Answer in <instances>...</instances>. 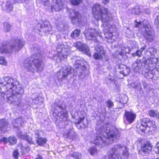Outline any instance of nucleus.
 I'll list each match as a JSON object with an SVG mask.
<instances>
[{
	"label": "nucleus",
	"mask_w": 159,
	"mask_h": 159,
	"mask_svg": "<svg viewBox=\"0 0 159 159\" xmlns=\"http://www.w3.org/2000/svg\"><path fill=\"white\" fill-rule=\"evenodd\" d=\"M92 12L96 20V25H98V20H101L103 28V35L101 32L96 29L90 28L85 30L84 32L86 39L89 40L94 41L98 43V37L101 38L104 37L110 40L108 42L112 43L115 41V37L112 33V18L111 14L108 11L107 8L102 7L98 4L94 5L92 8Z\"/></svg>",
	"instance_id": "obj_1"
},
{
	"label": "nucleus",
	"mask_w": 159,
	"mask_h": 159,
	"mask_svg": "<svg viewBox=\"0 0 159 159\" xmlns=\"http://www.w3.org/2000/svg\"><path fill=\"white\" fill-rule=\"evenodd\" d=\"M16 81L9 77L0 79V94L4 98L6 95L7 101L18 106L20 105V98L24 93L23 89L16 85Z\"/></svg>",
	"instance_id": "obj_2"
},
{
	"label": "nucleus",
	"mask_w": 159,
	"mask_h": 159,
	"mask_svg": "<svg viewBox=\"0 0 159 159\" xmlns=\"http://www.w3.org/2000/svg\"><path fill=\"white\" fill-rule=\"evenodd\" d=\"M103 120L99 118L97 123V134L95 138H92L93 143L102 147L109 143H112L114 140L118 139L120 136L116 135V133L111 129L103 124Z\"/></svg>",
	"instance_id": "obj_3"
},
{
	"label": "nucleus",
	"mask_w": 159,
	"mask_h": 159,
	"mask_svg": "<svg viewBox=\"0 0 159 159\" xmlns=\"http://www.w3.org/2000/svg\"><path fill=\"white\" fill-rule=\"evenodd\" d=\"M42 56L39 53H34L30 58L25 60L23 62V66L25 70L33 72L35 66L37 71L41 72L43 70L44 65L42 60Z\"/></svg>",
	"instance_id": "obj_4"
},
{
	"label": "nucleus",
	"mask_w": 159,
	"mask_h": 159,
	"mask_svg": "<svg viewBox=\"0 0 159 159\" xmlns=\"http://www.w3.org/2000/svg\"><path fill=\"white\" fill-rule=\"evenodd\" d=\"M120 153L124 158L127 159L129 155V149L127 147L119 144L116 145L111 148L108 156H103L101 159H122L119 154Z\"/></svg>",
	"instance_id": "obj_5"
},
{
	"label": "nucleus",
	"mask_w": 159,
	"mask_h": 159,
	"mask_svg": "<svg viewBox=\"0 0 159 159\" xmlns=\"http://www.w3.org/2000/svg\"><path fill=\"white\" fill-rule=\"evenodd\" d=\"M143 25V28L140 30L142 31L144 37L146 40L149 42H151L154 40L155 38V34L149 24L148 22L145 20L142 22H137L135 26L136 27H140L142 28Z\"/></svg>",
	"instance_id": "obj_6"
},
{
	"label": "nucleus",
	"mask_w": 159,
	"mask_h": 159,
	"mask_svg": "<svg viewBox=\"0 0 159 159\" xmlns=\"http://www.w3.org/2000/svg\"><path fill=\"white\" fill-rule=\"evenodd\" d=\"M24 45L23 40L21 39L17 38L13 41L10 46L3 44L0 46V53H10L12 51H19Z\"/></svg>",
	"instance_id": "obj_7"
},
{
	"label": "nucleus",
	"mask_w": 159,
	"mask_h": 159,
	"mask_svg": "<svg viewBox=\"0 0 159 159\" xmlns=\"http://www.w3.org/2000/svg\"><path fill=\"white\" fill-rule=\"evenodd\" d=\"M70 50V46L59 43L57 48L56 54L52 57L53 59L57 62H60L67 58Z\"/></svg>",
	"instance_id": "obj_8"
},
{
	"label": "nucleus",
	"mask_w": 159,
	"mask_h": 159,
	"mask_svg": "<svg viewBox=\"0 0 159 159\" xmlns=\"http://www.w3.org/2000/svg\"><path fill=\"white\" fill-rule=\"evenodd\" d=\"M95 50L97 52H95L93 55V57L94 59L100 60L102 59L104 63V64L106 65L108 63V57L105 55V52L103 47L98 44L95 48Z\"/></svg>",
	"instance_id": "obj_9"
},
{
	"label": "nucleus",
	"mask_w": 159,
	"mask_h": 159,
	"mask_svg": "<svg viewBox=\"0 0 159 159\" xmlns=\"http://www.w3.org/2000/svg\"><path fill=\"white\" fill-rule=\"evenodd\" d=\"M71 67L68 66H63L62 69L57 72L56 74V76L59 80L62 81L67 77V76L71 73Z\"/></svg>",
	"instance_id": "obj_10"
},
{
	"label": "nucleus",
	"mask_w": 159,
	"mask_h": 159,
	"mask_svg": "<svg viewBox=\"0 0 159 159\" xmlns=\"http://www.w3.org/2000/svg\"><path fill=\"white\" fill-rule=\"evenodd\" d=\"M70 13L69 17L73 23L82 21L81 16L77 10L73 9H69L68 11Z\"/></svg>",
	"instance_id": "obj_11"
},
{
	"label": "nucleus",
	"mask_w": 159,
	"mask_h": 159,
	"mask_svg": "<svg viewBox=\"0 0 159 159\" xmlns=\"http://www.w3.org/2000/svg\"><path fill=\"white\" fill-rule=\"evenodd\" d=\"M146 61V59L145 58H143L141 60L139 59H137L135 62H134L132 65V68L134 70L135 72H138L140 69H141L145 65L146 66L148 65H148L147 62L146 63L145 61ZM148 70H152L154 69L155 68L152 69V70H150V68L148 67Z\"/></svg>",
	"instance_id": "obj_12"
},
{
	"label": "nucleus",
	"mask_w": 159,
	"mask_h": 159,
	"mask_svg": "<svg viewBox=\"0 0 159 159\" xmlns=\"http://www.w3.org/2000/svg\"><path fill=\"white\" fill-rule=\"evenodd\" d=\"M55 106L61 110V111L59 112L58 114V116L62 119L61 121L65 122L67 121L68 116L66 111L58 103H55Z\"/></svg>",
	"instance_id": "obj_13"
},
{
	"label": "nucleus",
	"mask_w": 159,
	"mask_h": 159,
	"mask_svg": "<svg viewBox=\"0 0 159 159\" xmlns=\"http://www.w3.org/2000/svg\"><path fill=\"white\" fill-rule=\"evenodd\" d=\"M74 45L77 48L83 52L88 56H90V53L89 51V48L86 44H83L80 42H78L74 43Z\"/></svg>",
	"instance_id": "obj_14"
},
{
	"label": "nucleus",
	"mask_w": 159,
	"mask_h": 159,
	"mask_svg": "<svg viewBox=\"0 0 159 159\" xmlns=\"http://www.w3.org/2000/svg\"><path fill=\"white\" fill-rule=\"evenodd\" d=\"M52 2L51 9L53 11H59L61 10L63 7V3L61 0H52Z\"/></svg>",
	"instance_id": "obj_15"
},
{
	"label": "nucleus",
	"mask_w": 159,
	"mask_h": 159,
	"mask_svg": "<svg viewBox=\"0 0 159 159\" xmlns=\"http://www.w3.org/2000/svg\"><path fill=\"white\" fill-rule=\"evenodd\" d=\"M152 144L149 142L144 143L141 146V151L145 154H148L152 150Z\"/></svg>",
	"instance_id": "obj_16"
},
{
	"label": "nucleus",
	"mask_w": 159,
	"mask_h": 159,
	"mask_svg": "<svg viewBox=\"0 0 159 159\" xmlns=\"http://www.w3.org/2000/svg\"><path fill=\"white\" fill-rule=\"evenodd\" d=\"M125 116L127 120L130 124L135 120L136 115L132 112L126 111L125 112Z\"/></svg>",
	"instance_id": "obj_17"
},
{
	"label": "nucleus",
	"mask_w": 159,
	"mask_h": 159,
	"mask_svg": "<svg viewBox=\"0 0 159 159\" xmlns=\"http://www.w3.org/2000/svg\"><path fill=\"white\" fill-rule=\"evenodd\" d=\"M17 136L20 139L26 140L29 143H33L32 138L28 136L24 133H22L20 129L18 130L17 132Z\"/></svg>",
	"instance_id": "obj_18"
},
{
	"label": "nucleus",
	"mask_w": 159,
	"mask_h": 159,
	"mask_svg": "<svg viewBox=\"0 0 159 159\" xmlns=\"http://www.w3.org/2000/svg\"><path fill=\"white\" fill-rule=\"evenodd\" d=\"M73 59L75 60L74 66L76 69L80 68L82 70H84L85 68L84 65L83 63V61L80 60L79 57H74Z\"/></svg>",
	"instance_id": "obj_19"
},
{
	"label": "nucleus",
	"mask_w": 159,
	"mask_h": 159,
	"mask_svg": "<svg viewBox=\"0 0 159 159\" xmlns=\"http://www.w3.org/2000/svg\"><path fill=\"white\" fill-rule=\"evenodd\" d=\"M39 132L37 131L35 132V137L38 139L36 140L37 143L39 146H42L45 144L47 142L46 139L43 138H39Z\"/></svg>",
	"instance_id": "obj_20"
},
{
	"label": "nucleus",
	"mask_w": 159,
	"mask_h": 159,
	"mask_svg": "<svg viewBox=\"0 0 159 159\" xmlns=\"http://www.w3.org/2000/svg\"><path fill=\"white\" fill-rule=\"evenodd\" d=\"M2 140L4 143H9L10 145H13L16 144L17 142L16 138L13 136H11L8 138L4 137L2 139Z\"/></svg>",
	"instance_id": "obj_21"
},
{
	"label": "nucleus",
	"mask_w": 159,
	"mask_h": 159,
	"mask_svg": "<svg viewBox=\"0 0 159 159\" xmlns=\"http://www.w3.org/2000/svg\"><path fill=\"white\" fill-rule=\"evenodd\" d=\"M2 9L7 12H9L13 9V5L10 1L7 0L5 4L2 5Z\"/></svg>",
	"instance_id": "obj_22"
},
{
	"label": "nucleus",
	"mask_w": 159,
	"mask_h": 159,
	"mask_svg": "<svg viewBox=\"0 0 159 159\" xmlns=\"http://www.w3.org/2000/svg\"><path fill=\"white\" fill-rule=\"evenodd\" d=\"M119 68L120 70V72L124 75H126L128 74L130 71L129 68L126 65L121 64L119 66Z\"/></svg>",
	"instance_id": "obj_23"
},
{
	"label": "nucleus",
	"mask_w": 159,
	"mask_h": 159,
	"mask_svg": "<svg viewBox=\"0 0 159 159\" xmlns=\"http://www.w3.org/2000/svg\"><path fill=\"white\" fill-rule=\"evenodd\" d=\"M129 51V49L128 47H121L120 51H117L116 53H114V56L117 57L120 55L123 56L126 53L128 52Z\"/></svg>",
	"instance_id": "obj_24"
},
{
	"label": "nucleus",
	"mask_w": 159,
	"mask_h": 159,
	"mask_svg": "<svg viewBox=\"0 0 159 159\" xmlns=\"http://www.w3.org/2000/svg\"><path fill=\"white\" fill-rule=\"evenodd\" d=\"M131 12L134 15H139L143 11L141 6L137 5L134 7L131 10Z\"/></svg>",
	"instance_id": "obj_25"
},
{
	"label": "nucleus",
	"mask_w": 159,
	"mask_h": 159,
	"mask_svg": "<svg viewBox=\"0 0 159 159\" xmlns=\"http://www.w3.org/2000/svg\"><path fill=\"white\" fill-rule=\"evenodd\" d=\"M146 124L147 128L148 127L149 129V131H152L155 130L156 128V126L155 125V122L152 120L147 121L146 119Z\"/></svg>",
	"instance_id": "obj_26"
},
{
	"label": "nucleus",
	"mask_w": 159,
	"mask_h": 159,
	"mask_svg": "<svg viewBox=\"0 0 159 159\" xmlns=\"http://www.w3.org/2000/svg\"><path fill=\"white\" fill-rule=\"evenodd\" d=\"M7 122L5 119L0 120V131L5 132L7 130Z\"/></svg>",
	"instance_id": "obj_27"
},
{
	"label": "nucleus",
	"mask_w": 159,
	"mask_h": 159,
	"mask_svg": "<svg viewBox=\"0 0 159 159\" xmlns=\"http://www.w3.org/2000/svg\"><path fill=\"white\" fill-rule=\"evenodd\" d=\"M146 121V119H144L143 120L140 124H138L137 126V128L139 130L141 131L142 132H144L146 129L147 128Z\"/></svg>",
	"instance_id": "obj_28"
},
{
	"label": "nucleus",
	"mask_w": 159,
	"mask_h": 159,
	"mask_svg": "<svg viewBox=\"0 0 159 159\" xmlns=\"http://www.w3.org/2000/svg\"><path fill=\"white\" fill-rule=\"evenodd\" d=\"M23 122V120L22 118L19 117L14 120L13 122V126L16 128L17 127L21 125Z\"/></svg>",
	"instance_id": "obj_29"
},
{
	"label": "nucleus",
	"mask_w": 159,
	"mask_h": 159,
	"mask_svg": "<svg viewBox=\"0 0 159 159\" xmlns=\"http://www.w3.org/2000/svg\"><path fill=\"white\" fill-rule=\"evenodd\" d=\"M44 23V27L42 29V31L44 32L51 31L52 27L49 23L47 22H45Z\"/></svg>",
	"instance_id": "obj_30"
},
{
	"label": "nucleus",
	"mask_w": 159,
	"mask_h": 159,
	"mask_svg": "<svg viewBox=\"0 0 159 159\" xmlns=\"http://www.w3.org/2000/svg\"><path fill=\"white\" fill-rule=\"evenodd\" d=\"M66 137L70 138L72 139L75 138L77 135V134L75 133L73 129H70L67 133Z\"/></svg>",
	"instance_id": "obj_31"
},
{
	"label": "nucleus",
	"mask_w": 159,
	"mask_h": 159,
	"mask_svg": "<svg viewBox=\"0 0 159 159\" xmlns=\"http://www.w3.org/2000/svg\"><path fill=\"white\" fill-rule=\"evenodd\" d=\"M149 115L151 116L155 117L157 118H159V113L157 111H154L153 110H151L148 111Z\"/></svg>",
	"instance_id": "obj_32"
},
{
	"label": "nucleus",
	"mask_w": 159,
	"mask_h": 159,
	"mask_svg": "<svg viewBox=\"0 0 159 159\" xmlns=\"http://www.w3.org/2000/svg\"><path fill=\"white\" fill-rule=\"evenodd\" d=\"M30 149V147L27 145H25L24 146H22L21 148V152L22 154L23 155L26 154Z\"/></svg>",
	"instance_id": "obj_33"
},
{
	"label": "nucleus",
	"mask_w": 159,
	"mask_h": 159,
	"mask_svg": "<svg viewBox=\"0 0 159 159\" xmlns=\"http://www.w3.org/2000/svg\"><path fill=\"white\" fill-rule=\"evenodd\" d=\"M80 30L78 29H76L71 34V37L73 39H75L76 37L80 35Z\"/></svg>",
	"instance_id": "obj_34"
},
{
	"label": "nucleus",
	"mask_w": 159,
	"mask_h": 159,
	"mask_svg": "<svg viewBox=\"0 0 159 159\" xmlns=\"http://www.w3.org/2000/svg\"><path fill=\"white\" fill-rule=\"evenodd\" d=\"M88 151L91 155H93L97 153L98 151L95 147H90Z\"/></svg>",
	"instance_id": "obj_35"
},
{
	"label": "nucleus",
	"mask_w": 159,
	"mask_h": 159,
	"mask_svg": "<svg viewBox=\"0 0 159 159\" xmlns=\"http://www.w3.org/2000/svg\"><path fill=\"white\" fill-rule=\"evenodd\" d=\"M146 45H144L143 47H142L140 50H138L136 53H134L135 55L140 56L141 55L142 52L146 48Z\"/></svg>",
	"instance_id": "obj_36"
},
{
	"label": "nucleus",
	"mask_w": 159,
	"mask_h": 159,
	"mask_svg": "<svg viewBox=\"0 0 159 159\" xmlns=\"http://www.w3.org/2000/svg\"><path fill=\"white\" fill-rule=\"evenodd\" d=\"M4 31L6 32H9L11 30V25L7 22L4 23Z\"/></svg>",
	"instance_id": "obj_37"
},
{
	"label": "nucleus",
	"mask_w": 159,
	"mask_h": 159,
	"mask_svg": "<svg viewBox=\"0 0 159 159\" xmlns=\"http://www.w3.org/2000/svg\"><path fill=\"white\" fill-rule=\"evenodd\" d=\"M84 117H83L82 118L80 117L79 120H78L77 122H75V123L76 124H80L81 123H82L83 124V125H84V127H85L86 126L87 124L86 123H85L84 122Z\"/></svg>",
	"instance_id": "obj_38"
},
{
	"label": "nucleus",
	"mask_w": 159,
	"mask_h": 159,
	"mask_svg": "<svg viewBox=\"0 0 159 159\" xmlns=\"http://www.w3.org/2000/svg\"><path fill=\"white\" fill-rule=\"evenodd\" d=\"M82 1L81 0H71V3L74 5H77L81 3Z\"/></svg>",
	"instance_id": "obj_39"
},
{
	"label": "nucleus",
	"mask_w": 159,
	"mask_h": 159,
	"mask_svg": "<svg viewBox=\"0 0 159 159\" xmlns=\"http://www.w3.org/2000/svg\"><path fill=\"white\" fill-rule=\"evenodd\" d=\"M72 156L76 159H80L81 157L80 154L77 152L74 153Z\"/></svg>",
	"instance_id": "obj_40"
},
{
	"label": "nucleus",
	"mask_w": 159,
	"mask_h": 159,
	"mask_svg": "<svg viewBox=\"0 0 159 159\" xmlns=\"http://www.w3.org/2000/svg\"><path fill=\"white\" fill-rule=\"evenodd\" d=\"M154 149L156 153L159 154V142L156 143V145L154 148Z\"/></svg>",
	"instance_id": "obj_41"
},
{
	"label": "nucleus",
	"mask_w": 159,
	"mask_h": 159,
	"mask_svg": "<svg viewBox=\"0 0 159 159\" xmlns=\"http://www.w3.org/2000/svg\"><path fill=\"white\" fill-rule=\"evenodd\" d=\"M7 63L4 58L0 56V64L5 65Z\"/></svg>",
	"instance_id": "obj_42"
},
{
	"label": "nucleus",
	"mask_w": 159,
	"mask_h": 159,
	"mask_svg": "<svg viewBox=\"0 0 159 159\" xmlns=\"http://www.w3.org/2000/svg\"><path fill=\"white\" fill-rule=\"evenodd\" d=\"M40 1L44 6H46L49 4V0H40Z\"/></svg>",
	"instance_id": "obj_43"
},
{
	"label": "nucleus",
	"mask_w": 159,
	"mask_h": 159,
	"mask_svg": "<svg viewBox=\"0 0 159 159\" xmlns=\"http://www.w3.org/2000/svg\"><path fill=\"white\" fill-rule=\"evenodd\" d=\"M107 106L111 108L113 106V103L110 100H108L107 102Z\"/></svg>",
	"instance_id": "obj_44"
},
{
	"label": "nucleus",
	"mask_w": 159,
	"mask_h": 159,
	"mask_svg": "<svg viewBox=\"0 0 159 159\" xmlns=\"http://www.w3.org/2000/svg\"><path fill=\"white\" fill-rule=\"evenodd\" d=\"M18 153L17 150L14 151L13 153V156L16 159H17L18 157Z\"/></svg>",
	"instance_id": "obj_45"
},
{
	"label": "nucleus",
	"mask_w": 159,
	"mask_h": 159,
	"mask_svg": "<svg viewBox=\"0 0 159 159\" xmlns=\"http://www.w3.org/2000/svg\"><path fill=\"white\" fill-rule=\"evenodd\" d=\"M29 0H14L15 2H24L28 3Z\"/></svg>",
	"instance_id": "obj_46"
},
{
	"label": "nucleus",
	"mask_w": 159,
	"mask_h": 159,
	"mask_svg": "<svg viewBox=\"0 0 159 159\" xmlns=\"http://www.w3.org/2000/svg\"><path fill=\"white\" fill-rule=\"evenodd\" d=\"M149 75V78L152 79L153 77V75L151 71H149L147 73V76Z\"/></svg>",
	"instance_id": "obj_47"
},
{
	"label": "nucleus",
	"mask_w": 159,
	"mask_h": 159,
	"mask_svg": "<svg viewBox=\"0 0 159 159\" xmlns=\"http://www.w3.org/2000/svg\"><path fill=\"white\" fill-rule=\"evenodd\" d=\"M135 87L138 90H140L141 89V86L140 83H138L137 85H135Z\"/></svg>",
	"instance_id": "obj_48"
},
{
	"label": "nucleus",
	"mask_w": 159,
	"mask_h": 159,
	"mask_svg": "<svg viewBox=\"0 0 159 159\" xmlns=\"http://www.w3.org/2000/svg\"><path fill=\"white\" fill-rule=\"evenodd\" d=\"M109 80L111 82L113 83H114V77L109 76L108 78Z\"/></svg>",
	"instance_id": "obj_49"
},
{
	"label": "nucleus",
	"mask_w": 159,
	"mask_h": 159,
	"mask_svg": "<svg viewBox=\"0 0 159 159\" xmlns=\"http://www.w3.org/2000/svg\"><path fill=\"white\" fill-rule=\"evenodd\" d=\"M155 22L156 23H159V15H158L156 19L155 20Z\"/></svg>",
	"instance_id": "obj_50"
},
{
	"label": "nucleus",
	"mask_w": 159,
	"mask_h": 159,
	"mask_svg": "<svg viewBox=\"0 0 159 159\" xmlns=\"http://www.w3.org/2000/svg\"><path fill=\"white\" fill-rule=\"evenodd\" d=\"M59 27H60L61 28V29L59 28V27H58V25H57V29L59 30H61L63 28V25H62V24H61V26H59Z\"/></svg>",
	"instance_id": "obj_51"
},
{
	"label": "nucleus",
	"mask_w": 159,
	"mask_h": 159,
	"mask_svg": "<svg viewBox=\"0 0 159 159\" xmlns=\"http://www.w3.org/2000/svg\"><path fill=\"white\" fill-rule=\"evenodd\" d=\"M109 0H103L102 2L104 4H106L108 2Z\"/></svg>",
	"instance_id": "obj_52"
},
{
	"label": "nucleus",
	"mask_w": 159,
	"mask_h": 159,
	"mask_svg": "<svg viewBox=\"0 0 159 159\" xmlns=\"http://www.w3.org/2000/svg\"><path fill=\"white\" fill-rule=\"evenodd\" d=\"M143 85L144 88H146L147 87V84L145 82H143Z\"/></svg>",
	"instance_id": "obj_53"
},
{
	"label": "nucleus",
	"mask_w": 159,
	"mask_h": 159,
	"mask_svg": "<svg viewBox=\"0 0 159 159\" xmlns=\"http://www.w3.org/2000/svg\"><path fill=\"white\" fill-rule=\"evenodd\" d=\"M35 159H43L42 157L39 155H38V157Z\"/></svg>",
	"instance_id": "obj_54"
},
{
	"label": "nucleus",
	"mask_w": 159,
	"mask_h": 159,
	"mask_svg": "<svg viewBox=\"0 0 159 159\" xmlns=\"http://www.w3.org/2000/svg\"><path fill=\"white\" fill-rule=\"evenodd\" d=\"M1 141H2V139H0V142Z\"/></svg>",
	"instance_id": "obj_55"
},
{
	"label": "nucleus",
	"mask_w": 159,
	"mask_h": 159,
	"mask_svg": "<svg viewBox=\"0 0 159 159\" xmlns=\"http://www.w3.org/2000/svg\"><path fill=\"white\" fill-rule=\"evenodd\" d=\"M159 159V158H157V159Z\"/></svg>",
	"instance_id": "obj_56"
}]
</instances>
